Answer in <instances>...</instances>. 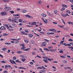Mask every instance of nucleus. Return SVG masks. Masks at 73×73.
Segmentation results:
<instances>
[{
	"mask_svg": "<svg viewBox=\"0 0 73 73\" xmlns=\"http://www.w3.org/2000/svg\"><path fill=\"white\" fill-rule=\"evenodd\" d=\"M5 10L7 11H11L12 9L11 7H6L4 8Z\"/></svg>",
	"mask_w": 73,
	"mask_h": 73,
	"instance_id": "obj_1",
	"label": "nucleus"
},
{
	"mask_svg": "<svg viewBox=\"0 0 73 73\" xmlns=\"http://www.w3.org/2000/svg\"><path fill=\"white\" fill-rule=\"evenodd\" d=\"M7 12H1V15L2 16H5V15H7Z\"/></svg>",
	"mask_w": 73,
	"mask_h": 73,
	"instance_id": "obj_2",
	"label": "nucleus"
},
{
	"mask_svg": "<svg viewBox=\"0 0 73 73\" xmlns=\"http://www.w3.org/2000/svg\"><path fill=\"white\" fill-rule=\"evenodd\" d=\"M9 61L10 62H11V64H15V65H17V64H16V63L15 61L13 60H10Z\"/></svg>",
	"mask_w": 73,
	"mask_h": 73,
	"instance_id": "obj_3",
	"label": "nucleus"
},
{
	"mask_svg": "<svg viewBox=\"0 0 73 73\" xmlns=\"http://www.w3.org/2000/svg\"><path fill=\"white\" fill-rule=\"evenodd\" d=\"M46 72V71L45 70H41L39 71V73H45Z\"/></svg>",
	"mask_w": 73,
	"mask_h": 73,
	"instance_id": "obj_4",
	"label": "nucleus"
},
{
	"mask_svg": "<svg viewBox=\"0 0 73 73\" xmlns=\"http://www.w3.org/2000/svg\"><path fill=\"white\" fill-rule=\"evenodd\" d=\"M43 61H44V62H45V63H48V62H49V61L46 59H43Z\"/></svg>",
	"mask_w": 73,
	"mask_h": 73,
	"instance_id": "obj_5",
	"label": "nucleus"
},
{
	"mask_svg": "<svg viewBox=\"0 0 73 73\" xmlns=\"http://www.w3.org/2000/svg\"><path fill=\"white\" fill-rule=\"evenodd\" d=\"M49 31H50L51 32H52V31L53 32H56V30L54 29H49Z\"/></svg>",
	"mask_w": 73,
	"mask_h": 73,
	"instance_id": "obj_6",
	"label": "nucleus"
},
{
	"mask_svg": "<svg viewBox=\"0 0 73 73\" xmlns=\"http://www.w3.org/2000/svg\"><path fill=\"white\" fill-rule=\"evenodd\" d=\"M41 19H42V21H43L44 22V23H45V24H47L48 23L47 22L45 21V20H44V18L42 17V18H41Z\"/></svg>",
	"mask_w": 73,
	"mask_h": 73,
	"instance_id": "obj_7",
	"label": "nucleus"
},
{
	"mask_svg": "<svg viewBox=\"0 0 73 73\" xmlns=\"http://www.w3.org/2000/svg\"><path fill=\"white\" fill-rule=\"evenodd\" d=\"M0 29H3V30H5L6 29L5 27L4 26H2L0 28Z\"/></svg>",
	"mask_w": 73,
	"mask_h": 73,
	"instance_id": "obj_8",
	"label": "nucleus"
},
{
	"mask_svg": "<svg viewBox=\"0 0 73 73\" xmlns=\"http://www.w3.org/2000/svg\"><path fill=\"white\" fill-rule=\"evenodd\" d=\"M41 15L43 17H46V15L44 13L42 14H41Z\"/></svg>",
	"mask_w": 73,
	"mask_h": 73,
	"instance_id": "obj_9",
	"label": "nucleus"
},
{
	"mask_svg": "<svg viewBox=\"0 0 73 73\" xmlns=\"http://www.w3.org/2000/svg\"><path fill=\"white\" fill-rule=\"evenodd\" d=\"M33 36V35L31 34H29V37H32Z\"/></svg>",
	"mask_w": 73,
	"mask_h": 73,
	"instance_id": "obj_10",
	"label": "nucleus"
},
{
	"mask_svg": "<svg viewBox=\"0 0 73 73\" xmlns=\"http://www.w3.org/2000/svg\"><path fill=\"white\" fill-rule=\"evenodd\" d=\"M36 22H33L31 23V25H36Z\"/></svg>",
	"mask_w": 73,
	"mask_h": 73,
	"instance_id": "obj_11",
	"label": "nucleus"
},
{
	"mask_svg": "<svg viewBox=\"0 0 73 73\" xmlns=\"http://www.w3.org/2000/svg\"><path fill=\"white\" fill-rule=\"evenodd\" d=\"M24 41L26 43H28V42H28V40L27 39H24Z\"/></svg>",
	"mask_w": 73,
	"mask_h": 73,
	"instance_id": "obj_12",
	"label": "nucleus"
},
{
	"mask_svg": "<svg viewBox=\"0 0 73 73\" xmlns=\"http://www.w3.org/2000/svg\"><path fill=\"white\" fill-rule=\"evenodd\" d=\"M50 51L52 52H56V49H53V50H50Z\"/></svg>",
	"mask_w": 73,
	"mask_h": 73,
	"instance_id": "obj_13",
	"label": "nucleus"
},
{
	"mask_svg": "<svg viewBox=\"0 0 73 73\" xmlns=\"http://www.w3.org/2000/svg\"><path fill=\"white\" fill-rule=\"evenodd\" d=\"M64 41H65V40L61 41V42H60V45H62V44H63L64 43H63V42H64Z\"/></svg>",
	"mask_w": 73,
	"mask_h": 73,
	"instance_id": "obj_14",
	"label": "nucleus"
},
{
	"mask_svg": "<svg viewBox=\"0 0 73 73\" xmlns=\"http://www.w3.org/2000/svg\"><path fill=\"white\" fill-rule=\"evenodd\" d=\"M67 23L68 24H72L73 25V23L71 22H68Z\"/></svg>",
	"mask_w": 73,
	"mask_h": 73,
	"instance_id": "obj_15",
	"label": "nucleus"
},
{
	"mask_svg": "<svg viewBox=\"0 0 73 73\" xmlns=\"http://www.w3.org/2000/svg\"><path fill=\"white\" fill-rule=\"evenodd\" d=\"M59 53H64V51L62 50H60V51H59Z\"/></svg>",
	"mask_w": 73,
	"mask_h": 73,
	"instance_id": "obj_16",
	"label": "nucleus"
},
{
	"mask_svg": "<svg viewBox=\"0 0 73 73\" xmlns=\"http://www.w3.org/2000/svg\"><path fill=\"white\" fill-rule=\"evenodd\" d=\"M31 48H28L26 49H23V50H25V51H27V50H30Z\"/></svg>",
	"mask_w": 73,
	"mask_h": 73,
	"instance_id": "obj_17",
	"label": "nucleus"
},
{
	"mask_svg": "<svg viewBox=\"0 0 73 73\" xmlns=\"http://www.w3.org/2000/svg\"><path fill=\"white\" fill-rule=\"evenodd\" d=\"M65 9V8L63 7L61 9H60V11H64Z\"/></svg>",
	"mask_w": 73,
	"mask_h": 73,
	"instance_id": "obj_18",
	"label": "nucleus"
},
{
	"mask_svg": "<svg viewBox=\"0 0 73 73\" xmlns=\"http://www.w3.org/2000/svg\"><path fill=\"white\" fill-rule=\"evenodd\" d=\"M65 16H66L65 17H66V16H68V17H70V15H68V14L67 13H66L65 14Z\"/></svg>",
	"mask_w": 73,
	"mask_h": 73,
	"instance_id": "obj_19",
	"label": "nucleus"
},
{
	"mask_svg": "<svg viewBox=\"0 0 73 73\" xmlns=\"http://www.w3.org/2000/svg\"><path fill=\"white\" fill-rule=\"evenodd\" d=\"M19 69H25H25H26V68H24V67H19Z\"/></svg>",
	"mask_w": 73,
	"mask_h": 73,
	"instance_id": "obj_20",
	"label": "nucleus"
},
{
	"mask_svg": "<svg viewBox=\"0 0 73 73\" xmlns=\"http://www.w3.org/2000/svg\"><path fill=\"white\" fill-rule=\"evenodd\" d=\"M61 20L62 21V22L63 23V24H64V25H66V24H65V22H64V20L62 19Z\"/></svg>",
	"mask_w": 73,
	"mask_h": 73,
	"instance_id": "obj_21",
	"label": "nucleus"
},
{
	"mask_svg": "<svg viewBox=\"0 0 73 73\" xmlns=\"http://www.w3.org/2000/svg\"><path fill=\"white\" fill-rule=\"evenodd\" d=\"M47 60H48V61H52V60H53V59H50L49 58H48Z\"/></svg>",
	"mask_w": 73,
	"mask_h": 73,
	"instance_id": "obj_22",
	"label": "nucleus"
},
{
	"mask_svg": "<svg viewBox=\"0 0 73 73\" xmlns=\"http://www.w3.org/2000/svg\"><path fill=\"white\" fill-rule=\"evenodd\" d=\"M25 60H26V59L25 58H22L21 59V60L23 62H25Z\"/></svg>",
	"mask_w": 73,
	"mask_h": 73,
	"instance_id": "obj_23",
	"label": "nucleus"
},
{
	"mask_svg": "<svg viewBox=\"0 0 73 73\" xmlns=\"http://www.w3.org/2000/svg\"><path fill=\"white\" fill-rule=\"evenodd\" d=\"M25 16L26 17H28V18H30L31 17V16L29 15H26Z\"/></svg>",
	"mask_w": 73,
	"mask_h": 73,
	"instance_id": "obj_24",
	"label": "nucleus"
},
{
	"mask_svg": "<svg viewBox=\"0 0 73 73\" xmlns=\"http://www.w3.org/2000/svg\"><path fill=\"white\" fill-rule=\"evenodd\" d=\"M7 48H2V50L4 52H5V50H6Z\"/></svg>",
	"mask_w": 73,
	"mask_h": 73,
	"instance_id": "obj_25",
	"label": "nucleus"
},
{
	"mask_svg": "<svg viewBox=\"0 0 73 73\" xmlns=\"http://www.w3.org/2000/svg\"><path fill=\"white\" fill-rule=\"evenodd\" d=\"M11 41H17V39H16L11 38Z\"/></svg>",
	"mask_w": 73,
	"mask_h": 73,
	"instance_id": "obj_26",
	"label": "nucleus"
},
{
	"mask_svg": "<svg viewBox=\"0 0 73 73\" xmlns=\"http://www.w3.org/2000/svg\"><path fill=\"white\" fill-rule=\"evenodd\" d=\"M16 59H17V58H16V56H14L13 58V60H16Z\"/></svg>",
	"mask_w": 73,
	"mask_h": 73,
	"instance_id": "obj_27",
	"label": "nucleus"
},
{
	"mask_svg": "<svg viewBox=\"0 0 73 73\" xmlns=\"http://www.w3.org/2000/svg\"><path fill=\"white\" fill-rule=\"evenodd\" d=\"M42 44H43L44 45H45L46 44V42H43L42 43Z\"/></svg>",
	"mask_w": 73,
	"mask_h": 73,
	"instance_id": "obj_28",
	"label": "nucleus"
},
{
	"mask_svg": "<svg viewBox=\"0 0 73 73\" xmlns=\"http://www.w3.org/2000/svg\"><path fill=\"white\" fill-rule=\"evenodd\" d=\"M44 50H47V51H49V49L46 48H44Z\"/></svg>",
	"mask_w": 73,
	"mask_h": 73,
	"instance_id": "obj_29",
	"label": "nucleus"
},
{
	"mask_svg": "<svg viewBox=\"0 0 73 73\" xmlns=\"http://www.w3.org/2000/svg\"><path fill=\"white\" fill-rule=\"evenodd\" d=\"M5 45H11V43H9V42H6L5 43Z\"/></svg>",
	"mask_w": 73,
	"mask_h": 73,
	"instance_id": "obj_30",
	"label": "nucleus"
},
{
	"mask_svg": "<svg viewBox=\"0 0 73 73\" xmlns=\"http://www.w3.org/2000/svg\"><path fill=\"white\" fill-rule=\"evenodd\" d=\"M14 23H19V22H18V21H17V19H16L14 21Z\"/></svg>",
	"mask_w": 73,
	"mask_h": 73,
	"instance_id": "obj_31",
	"label": "nucleus"
},
{
	"mask_svg": "<svg viewBox=\"0 0 73 73\" xmlns=\"http://www.w3.org/2000/svg\"><path fill=\"white\" fill-rule=\"evenodd\" d=\"M60 57H61V58H65L66 57L65 56H60Z\"/></svg>",
	"mask_w": 73,
	"mask_h": 73,
	"instance_id": "obj_32",
	"label": "nucleus"
},
{
	"mask_svg": "<svg viewBox=\"0 0 73 73\" xmlns=\"http://www.w3.org/2000/svg\"><path fill=\"white\" fill-rule=\"evenodd\" d=\"M18 21L19 23H21V22H22V21H23V20L20 19L18 20Z\"/></svg>",
	"mask_w": 73,
	"mask_h": 73,
	"instance_id": "obj_33",
	"label": "nucleus"
},
{
	"mask_svg": "<svg viewBox=\"0 0 73 73\" xmlns=\"http://www.w3.org/2000/svg\"><path fill=\"white\" fill-rule=\"evenodd\" d=\"M62 6L64 7H65V8H68V6L66 5H62Z\"/></svg>",
	"mask_w": 73,
	"mask_h": 73,
	"instance_id": "obj_34",
	"label": "nucleus"
},
{
	"mask_svg": "<svg viewBox=\"0 0 73 73\" xmlns=\"http://www.w3.org/2000/svg\"><path fill=\"white\" fill-rule=\"evenodd\" d=\"M61 15L62 16H63V17H66V16H65V15H64V13H61Z\"/></svg>",
	"mask_w": 73,
	"mask_h": 73,
	"instance_id": "obj_35",
	"label": "nucleus"
},
{
	"mask_svg": "<svg viewBox=\"0 0 73 73\" xmlns=\"http://www.w3.org/2000/svg\"><path fill=\"white\" fill-rule=\"evenodd\" d=\"M54 13H55V14H57V10H54Z\"/></svg>",
	"mask_w": 73,
	"mask_h": 73,
	"instance_id": "obj_36",
	"label": "nucleus"
},
{
	"mask_svg": "<svg viewBox=\"0 0 73 73\" xmlns=\"http://www.w3.org/2000/svg\"><path fill=\"white\" fill-rule=\"evenodd\" d=\"M66 12L67 13H71V12H70L69 10H67L66 11Z\"/></svg>",
	"mask_w": 73,
	"mask_h": 73,
	"instance_id": "obj_37",
	"label": "nucleus"
},
{
	"mask_svg": "<svg viewBox=\"0 0 73 73\" xmlns=\"http://www.w3.org/2000/svg\"><path fill=\"white\" fill-rule=\"evenodd\" d=\"M12 25H13V26L14 27H16V24L14 23L13 24H12Z\"/></svg>",
	"mask_w": 73,
	"mask_h": 73,
	"instance_id": "obj_38",
	"label": "nucleus"
},
{
	"mask_svg": "<svg viewBox=\"0 0 73 73\" xmlns=\"http://www.w3.org/2000/svg\"><path fill=\"white\" fill-rule=\"evenodd\" d=\"M15 62H20V63H21V62H20L18 60H15Z\"/></svg>",
	"mask_w": 73,
	"mask_h": 73,
	"instance_id": "obj_39",
	"label": "nucleus"
},
{
	"mask_svg": "<svg viewBox=\"0 0 73 73\" xmlns=\"http://www.w3.org/2000/svg\"><path fill=\"white\" fill-rule=\"evenodd\" d=\"M68 41L72 42L73 41V40H72V39L71 38L69 39L68 40Z\"/></svg>",
	"mask_w": 73,
	"mask_h": 73,
	"instance_id": "obj_40",
	"label": "nucleus"
},
{
	"mask_svg": "<svg viewBox=\"0 0 73 73\" xmlns=\"http://www.w3.org/2000/svg\"><path fill=\"white\" fill-rule=\"evenodd\" d=\"M20 56L22 58H24L25 57V56L24 55H20Z\"/></svg>",
	"mask_w": 73,
	"mask_h": 73,
	"instance_id": "obj_41",
	"label": "nucleus"
},
{
	"mask_svg": "<svg viewBox=\"0 0 73 73\" xmlns=\"http://www.w3.org/2000/svg\"><path fill=\"white\" fill-rule=\"evenodd\" d=\"M1 62H2V63H3L4 64L5 63H6L7 62H5L4 61V60H3L2 61H1Z\"/></svg>",
	"mask_w": 73,
	"mask_h": 73,
	"instance_id": "obj_42",
	"label": "nucleus"
},
{
	"mask_svg": "<svg viewBox=\"0 0 73 73\" xmlns=\"http://www.w3.org/2000/svg\"><path fill=\"white\" fill-rule=\"evenodd\" d=\"M25 12H27L26 10H23V13H25Z\"/></svg>",
	"mask_w": 73,
	"mask_h": 73,
	"instance_id": "obj_43",
	"label": "nucleus"
},
{
	"mask_svg": "<svg viewBox=\"0 0 73 73\" xmlns=\"http://www.w3.org/2000/svg\"><path fill=\"white\" fill-rule=\"evenodd\" d=\"M32 54H33V55H35V54H36V52H32Z\"/></svg>",
	"mask_w": 73,
	"mask_h": 73,
	"instance_id": "obj_44",
	"label": "nucleus"
},
{
	"mask_svg": "<svg viewBox=\"0 0 73 73\" xmlns=\"http://www.w3.org/2000/svg\"><path fill=\"white\" fill-rule=\"evenodd\" d=\"M22 52H23L22 51H19L17 52V53H19L20 54H21V53Z\"/></svg>",
	"mask_w": 73,
	"mask_h": 73,
	"instance_id": "obj_45",
	"label": "nucleus"
},
{
	"mask_svg": "<svg viewBox=\"0 0 73 73\" xmlns=\"http://www.w3.org/2000/svg\"><path fill=\"white\" fill-rule=\"evenodd\" d=\"M67 62V61H66V60H64V61L63 62L64 63V64H66V62Z\"/></svg>",
	"mask_w": 73,
	"mask_h": 73,
	"instance_id": "obj_46",
	"label": "nucleus"
},
{
	"mask_svg": "<svg viewBox=\"0 0 73 73\" xmlns=\"http://www.w3.org/2000/svg\"><path fill=\"white\" fill-rule=\"evenodd\" d=\"M48 49H52L53 48V47L52 46H48Z\"/></svg>",
	"mask_w": 73,
	"mask_h": 73,
	"instance_id": "obj_47",
	"label": "nucleus"
},
{
	"mask_svg": "<svg viewBox=\"0 0 73 73\" xmlns=\"http://www.w3.org/2000/svg\"><path fill=\"white\" fill-rule=\"evenodd\" d=\"M20 45L22 46H23V47H24V44H20Z\"/></svg>",
	"mask_w": 73,
	"mask_h": 73,
	"instance_id": "obj_48",
	"label": "nucleus"
},
{
	"mask_svg": "<svg viewBox=\"0 0 73 73\" xmlns=\"http://www.w3.org/2000/svg\"><path fill=\"white\" fill-rule=\"evenodd\" d=\"M42 69V67H39L37 68V69Z\"/></svg>",
	"mask_w": 73,
	"mask_h": 73,
	"instance_id": "obj_49",
	"label": "nucleus"
},
{
	"mask_svg": "<svg viewBox=\"0 0 73 73\" xmlns=\"http://www.w3.org/2000/svg\"><path fill=\"white\" fill-rule=\"evenodd\" d=\"M40 33H41L42 34H43V35H44L45 33L43 32H40Z\"/></svg>",
	"mask_w": 73,
	"mask_h": 73,
	"instance_id": "obj_50",
	"label": "nucleus"
},
{
	"mask_svg": "<svg viewBox=\"0 0 73 73\" xmlns=\"http://www.w3.org/2000/svg\"><path fill=\"white\" fill-rule=\"evenodd\" d=\"M38 57L39 58H41V56H39L38 55H37L36 57Z\"/></svg>",
	"mask_w": 73,
	"mask_h": 73,
	"instance_id": "obj_51",
	"label": "nucleus"
},
{
	"mask_svg": "<svg viewBox=\"0 0 73 73\" xmlns=\"http://www.w3.org/2000/svg\"><path fill=\"white\" fill-rule=\"evenodd\" d=\"M8 68V66L5 65V69H7Z\"/></svg>",
	"mask_w": 73,
	"mask_h": 73,
	"instance_id": "obj_52",
	"label": "nucleus"
},
{
	"mask_svg": "<svg viewBox=\"0 0 73 73\" xmlns=\"http://www.w3.org/2000/svg\"><path fill=\"white\" fill-rule=\"evenodd\" d=\"M44 40H45V41H46V42H49V40L46 39H45Z\"/></svg>",
	"mask_w": 73,
	"mask_h": 73,
	"instance_id": "obj_53",
	"label": "nucleus"
},
{
	"mask_svg": "<svg viewBox=\"0 0 73 73\" xmlns=\"http://www.w3.org/2000/svg\"><path fill=\"white\" fill-rule=\"evenodd\" d=\"M9 31H13V29H9Z\"/></svg>",
	"mask_w": 73,
	"mask_h": 73,
	"instance_id": "obj_54",
	"label": "nucleus"
},
{
	"mask_svg": "<svg viewBox=\"0 0 73 73\" xmlns=\"http://www.w3.org/2000/svg\"><path fill=\"white\" fill-rule=\"evenodd\" d=\"M21 33H23V34H25V32L23 31H21Z\"/></svg>",
	"mask_w": 73,
	"mask_h": 73,
	"instance_id": "obj_55",
	"label": "nucleus"
},
{
	"mask_svg": "<svg viewBox=\"0 0 73 73\" xmlns=\"http://www.w3.org/2000/svg\"><path fill=\"white\" fill-rule=\"evenodd\" d=\"M23 25V23H20L18 25H19V26H21V25Z\"/></svg>",
	"mask_w": 73,
	"mask_h": 73,
	"instance_id": "obj_56",
	"label": "nucleus"
},
{
	"mask_svg": "<svg viewBox=\"0 0 73 73\" xmlns=\"http://www.w3.org/2000/svg\"><path fill=\"white\" fill-rule=\"evenodd\" d=\"M47 13L48 15H50V13L49 12V11H47Z\"/></svg>",
	"mask_w": 73,
	"mask_h": 73,
	"instance_id": "obj_57",
	"label": "nucleus"
},
{
	"mask_svg": "<svg viewBox=\"0 0 73 73\" xmlns=\"http://www.w3.org/2000/svg\"><path fill=\"white\" fill-rule=\"evenodd\" d=\"M10 12H11V13H14V11H10Z\"/></svg>",
	"mask_w": 73,
	"mask_h": 73,
	"instance_id": "obj_58",
	"label": "nucleus"
},
{
	"mask_svg": "<svg viewBox=\"0 0 73 73\" xmlns=\"http://www.w3.org/2000/svg\"><path fill=\"white\" fill-rule=\"evenodd\" d=\"M68 1L71 3H73V0H68Z\"/></svg>",
	"mask_w": 73,
	"mask_h": 73,
	"instance_id": "obj_59",
	"label": "nucleus"
},
{
	"mask_svg": "<svg viewBox=\"0 0 73 73\" xmlns=\"http://www.w3.org/2000/svg\"><path fill=\"white\" fill-rule=\"evenodd\" d=\"M53 24H57V23L56 22H53Z\"/></svg>",
	"mask_w": 73,
	"mask_h": 73,
	"instance_id": "obj_60",
	"label": "nucleus"
},
{
	"mask_svg": "<svg viewBox=\"0 0 73 73\" xmlns=\"http://www.w3.org/2000/svg\"><path fill=\"white\" fill-rule=\"evenodd\" d=\"M11 52V50H9L7 51V53H9V52Z\"/></svg>",
	"mask_w": 73,
	"mask_h": 73,
	"instance_id": "obj_61",
	"label": "nucleus"
},
{
	"mask_svg": "<svg viewBox=\"0 0 73 73\" xmlns=\"http://www.w3.org/2000/svg\"><path fill=\"white\" fill-rule=\"evenodd\" d=\"M23 29V28L22 27H20V29H19V31H22V29Z\"/></svg>",
	"mask_w": 73,
	"mask_h": 73,
	"instance_id": "obj_62",
	"label": "nucleus"
},
{
	"mask_svg": "<svg viewBox=\"0 0 73 73\" xmlns=\"http://www.w3.org/2000/svg\"><path fill=\"white\" fill-rule=\"evenodd\" d=\"M3 73H8V72L7 71H5L3 72Z\"/></svg>",
	"mask_w": 73,
	"mask_h": 73,
	"instance_id": "obj_63",
	"label": "nucleus"
},
{
	"mask_svg": "<svg viewBox=\"0 0 73 73\" xmlns=\"http://www.w3.org/2000/svg\"><path fill=\"white\" fill-rule=\"evenodd\" d=\"M30 64H31V65H33V63L32 62H30Z\"/></svg>",
	"mask_w": 73,
	"mask_h": 73,
	"instance_id": "obj_64",
	"label": "nucleus"
}]
</instances>
